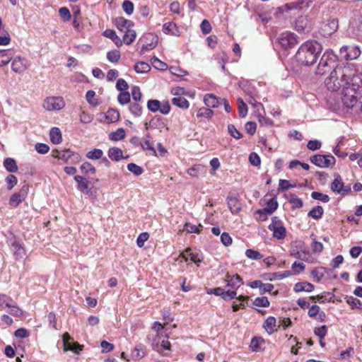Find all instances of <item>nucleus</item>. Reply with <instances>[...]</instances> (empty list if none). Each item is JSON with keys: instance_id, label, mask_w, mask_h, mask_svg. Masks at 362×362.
Returning <instances> with one entry per match:
<instances>
[{"instance_id": "1", "label": "nucleus", "mask_w": 362, "mask_h": 362, "mask_svg": "<svg viewBox=\"0 0 362 362\" xmlns=\"http://www.w3.org/2000/svg\"><path fill=\"white\" fill-rule=\"evenodd\" d=\"M325 83L332 92L343 86L341 100L344 105L352 109L359 105L362 112V74L357 72L354 65L337 66L331 71Z\"/></svg>"}, {"instance_id": "2", "label": "nucleus", "mask_w": 362, "mask_h": 362, "mask_svg": "<svg viewBox=\"0 0 362 362\" xmlns=\"http://www.w3.org/2000/svg\"><path fill=\"white\" fill-rule=\"evenodd\" d=\"M322 46L315 40H308L303 43L296 54V61L301 65L310 66L316 63Z\"/></svg>"}, {"instance_id": "3", "label": "nucleus", "mask_w": 362, "mask_h": 362, "mask_svg": "<svg viewBox=\"0 0 362 362\" xmlns=\"http://www.w3.org/2000/svg\"><path fill=\"white\" fill-rule=\"evenodd\" d=\"M337 56L330 49H327L322 55L318 65L315 70L317 75L322 76L327 72H329L332 68L334 67L337 61Z\"/></svg>"}, {"instance_id": "4", "label": "nucleus", "mask_w": 362, "mask_h": 362, "mask_svg": "<svg viewBox=\"0 0 362 362\" xmlns=\"http://www.w3.org/2000/svg\"><path fill=\"white\" fill-rule=\"evenodd\" d=\"M310 161L319 168H332L336 163L335 158L329 155L316 154L310 157Z\"/></svg>"}, {"instance_id": "5", "label": "nucleus", "mask_w": 362, "mask_h": 362, "mask_svg": "<svg viewBox=\"0 0 362 362\" xmlns=\"http://www.w3.org/2000/svg\"><path fill=\"white\" fill-rule=\"evenodd\" d=\"M330 189L332 192L343 196L351 193V189L349 185H344L341 175L339 173L334 175V180L331 183Z\"/></svg>"}, {"instance_id": "6", "label": "nucleus", "mask_w": 362, "mask_h": 362, "mask_svg": "<svg viewBox=\"0 0 362 362\" xmlns=\"http://www.w3.org/2000/svg\"><path fill=\"white\" fill-rule=\"evenodd\" d=\"M279 42L283 48L291 49L298 43V37L293 33L286 32L280 35Z\"/></svg>"}, {"instance_id": "7", "label": "nucleus", "mask_w": 362, "mask_h": 362, "mask_svg": "<svg viewBox=\"0 0 362 362\" xmlns=\"http://www.w3.org/2000/svg\"><path fill=\"white\" fill-rule=\"evenodd\" d=\"M64 101L62 97L47 98L44 103V107L48 111L59 110L64 107Z\"/></svg>"}, {"instance_id": "8", "label": "nucleus", "mask_w": 362, "mask_h": 362, "mask_svg": "<svg viewBox=\"0 0 362 362\" xmlns=\"http://www.w3.org/2000/svg\"><path fill=\"white\" fill-rule=\"evenodd\" d=\"M62 339L64 351H71L74 353L78 354L83 348V346L80 345L78 342L72 341L71 337L67 332L63 334Z\"/></svg>"}, {"instance_id": "9", "label": "nucleus", "mask_w": 362, "mask_h": 362, "mask_svg": "<svg viewBox=\"0 0 362 362\" xmlns=\"http://www.w3.org/2000/svg\"><path fill=\"white\" fill-rule=\"evenodd\" d=\"M338 27V20L331 18L321 25L320 33L324 37H329L337 30Z\"/></svg>"}, {"instance_id": "10", "label": "nucleus", "mask_w": 362, "mask_h": 362, "mask_svg": "<svg viewBox=\"0 0 362 362\" xmlns=\"http://www.w3.org/2000/svg\"><path fill=\"white\" fill-rule=\"evenodd\" d=\"M340 54L346 60H353L361 54V50L355 46H343L340 49Z\"/></svg>"}, {"instance_id": "11", "label": "nucleus", "mask_w": 362, "mask_h": 362, "mask_svg": "<svg viewBox=\"0 0 362 362\" xmlns=\"http://www.w3.org/2000/svg\"><path fill=\"white\" fill-rule=\"evenodd\" d=\"M140 42L142 43L140 53L144 54L146 51L153 49L156 47L158 39L152 34L148 33L140 40Z\"/></svg>"}, {"instance_id": "12", "label": "nucleus", "mask_w": 362, "mask_h": 362, "mask_svg": "<svg viewBox=\"0 0 362 362\" xmlns=\"http://www.w3.org/2000/svg\"><path fill=\"white\" fill-rule=\"evenodd\" d=\"M11 69L13 72L21 74L27 69V66L25 63V58L20 56L14 57L12 59Z\"/></svg>"}, {"instance_id": "13", "label": "nucleus", "mask_w": 362, "mask_h": 362, "mask_svg": "<svg viewBox=\"0 0 362 362\" xmlns=\"http://www.w3.org/2000/svg\"><path fill=\"white\" fill-rule=\"evenodd\" d=\"M177 90L178 91L175 93V95H176L177 96L173 98L172 100L173 104L178 107L182 109H187L189 106V103L185 98L181 95L182 94H183L184 89L179 88Z\"/></svg>"}, {"instance_id": "14", "label": "nucleus", "mask_w": 362, "mask_h": 362, "mask_svg": "<svg viewBox=\"0 0 362 362\" xmlns=\"http://www.w3.org/2000/svg\"><path fill=\"white\" fill-rule=\"evenodd\" d=\"M226 278L227 286L230 287L231 289L237 290L242 284H243V279L238 274L230 275L227 273Z\"/></svg>"}, {"instance_id": "15", "label": "nucleus", "mask_w": 362, "mask_h": 362, "mask_svg": "<svg viewBox=\"0 0 362 362\" xmlns=\"http://www.w3.org/2000/svg\"><path fill=\"white\" fill-rule=\"evenodd\" d=\"M173 317L169 311H165L163 315V323L160 322V331L161 329L168 331L175 327V325H172L171 322L173 321ZM161 333L160 332V334Z\"/></svg>"}, {"instance_id": "16", "label": "nucleus", "mask_w": 362, "mask_h": 362, "mask_svg": "<svg viewBox=\"0 0 362 362\" xmlns=\"http://www.w3.org/2000/svg\"><path fill=\"white\" fill-rule=\"evenodd\" d=\"M115 25L117 28L121 31L130 30L129 28L134 25V23L124 17H117L115 19Z\"/></svg>"}, {"instance_id": "17", "label": "nucleus", "mask_w": 362, "mask_h": 362, "mask_svg": "<svg viewBox=\"0 0 362 362\" xmlns=\"http://www.w3.org/2000/svg\"><path fill=\"white\" fill-rule=\"evenodd\" d=\"M312 1L310 0H298L296 1L287 4L286 6L289 10H299L307 8L310 6Z\"/></svg>"}, {"instance_id": "18", "label": "nucleus", "mask_w": 362, "mask_h": 362, "mask_svg": "<svg viewBox=\"0 0 362 362\" xmlns=\"http://www.w3.org/2000/svg\"><path fill=\"white\" fill-rule=\"evenodd\" d=\"M222 98H217L214 94H206L204 98V104L209 108H215L221 105Z\"/></svg>"}, {"instance_id": "19", "label": "nucleus", "mask_w": 362, "mask_h": 362, "mask_svg": "<svg viewBox=\"0 0 362 362\" xmlns=\"http://www.w3.org/2000/svg\"><path fill=\"white\" fill-rule=\"evenodd\" d=\"M228 206L230 212L233 214H237L241 209V204L238 199L235 197H228L227 198Z\"/></svg>"}, {"instance_id": "20", "label": "nucleus", "mask_w": 362, "mask_h": 362, "mask_svg": "<svg viewBox=\"0 0 362 362\" xmlns=\"http://www.w3.org/2000/svg\"><path fill=\"white\" fill-rule=\"evenodd\" d=\"M14 53L12 49L0 50V66L7 65L13 58Z\"/></svg>"}, {"instance_id": "21", "label": "nucleus", "mask_w": 362, "mask_h": 362, "mask_svg": "<svg viewBox=\"0 0 362 362\" xmlns=\"http://www.w3.org/2000/svg\"><path fill=\"white\" fill-rule=\"evenodd\" d=\"M268 228L273 232V236L278 240L284 239L286 237V230L283 226L269 225Z\"/></svg>"}, {"instance_id": "22", "label": "nucleus", "mask_w": 362, "mask_h": 362, "mask_svg": "<svg viewBox=\"0 0 362 362\" xmlns=\"http://www.w3.org/2000/svg\"><path fill=\"white\" fill-rule=\"evenodd\" d=\"M276 320L273 316L268 317L264 322L263 327L269 334H272L277 331L276 328Z\"/></svg>"}, {"instance_id": "23", "label": "nucleus", "mask_w": 362, "mask_h": 362, "mask_svg": "<svg viewBox=\"0 0 362 362\" xmlns=\"http://www.w3.org/2000/svg\"><path fill=\"white\" fill-rule=\"evenodd\" d=\"M315 286L311 283L308 281L303 282H298L295 284L293 290L296 293H300L303 291L305 292H311L314 290Z\"/></svg>"}, {"instance_id": "24", "label": "nucleus", "mask_w": 362, "mask_h": 362, "mask_svg": "<svg viewBox=\"0 0 362 362\" xmlns=\"http://www.w3.org/2000/svg\"><path fill=\"white\" fill-rule=\"evenodd\" d=\"M107 154L108 157L114 161H119L122 158H129V156L124 157L122 150L117 147L110 148L107 152Z\"/></svg>"}, {"instance_id": "25", "label": "nucleus", "mask_w": 362, "mask_h": 362, "mask_svg": "<svg viewBox=\"0 0 362 362\" xmlns=\"http://www.w3.org/2000/svg\"><path fill=\"white\" fill-rule=\"evenodd\" d=\"M11 247L16 259L23 257L25 253V249L18 241L14 240L11 243Z\"/></svg>"}, {"instance_id": "26", "label": "nucleus", "mask_w": 362, "mask_h": 362, "mask_svg": "<svg viewBox=\"0 0 362 362\" xmlns=\"http://www.w3.org/2000/svg\"><path fill=\"white\" fill-rule=\"evenodd\" d=\"M103 35L107 37V38H110L111 39L114 43L115 44V45L117 47H121L122 45V40L120 39L119 37H118L115 33V30H111V29H106Z\"/></svg>"}, {"instance_id": "27", "label": "nucleus", "mask_w": 362, "mask_h": 362, "mask_svg": "<svg viewBox=\"0 0 362 362\" xmlns=\"http://www.w3.org/2000/svg\"><path fill=\"white\" fill-rule=\"evenodd\" d=\"M206 171V167L202 165H194L187 170L188 174L192 177H199L204 175Z\"/></svg>"}, {"instance_id": "28", "label": "nucleus", "mask_w": 362, "mask_h": 362, "mask_svg": "<svg viewBox=\"0 0 362 362\" xmlns=\"http://www.w3.org/2000/svg\"><path fill=\"white\" fill-rule=\"evenodd\" d=\"M57 154L54 156L59 159H62V160H64L66 163H68L69 159L72 156H75L76 158H78V154L74 153L69 149H65V150H63L61 151H57Z\"/></svg>"}, {"instance_id": "29", "label": "nucleus", "mask_w": 362, "mask_h": 362, "mask_svg": "<svg viewBox=\"0 0 362 362\" xmlns=\"http://www.w3.org/2000/svg\"><path fill=\"white\" fill-rule=\"evenodd\" d=\"M141 146L142 147L143 150L146 151L149 150L152 155L156 156V151L153 146V141L152 138L151 137L149 134H147L146 135V139L141 144Z\"/></svg>"}, {"instance_id": "30", "label": "nucleus", "mask_w": 362, "mask_h": 362, "mask_svg": "<svg viewBox=\"0 0 362 362\" xmlns=\"http://www.w3.org/2000/svg\"><path fill=\"white\" fill-rule=\"evenodd\" d=\"M4 166L9 173H16L18 169L16 161L11 158H7L4 160Z\"/></svg>"}, {"instance_id": "31", "label": "nucleus", "mask_w": 362, "mask_h": 362, "mask_svg": "<svg viewBox=\"0 0 362 362\" xmlns=\"http://www.w3.org/2000/svg\"><path fill=\"white\" fill-rule=\"evenodd\" d=\"M50 140L54 144H58L62 141V133L58 127H52L49 132Z\"/></svg>"}, {"instance_id": "32", "label": "nucleus", "mask_w": 362, "mask_h": 362, "mask_svg": "<svg viewBox=\"0 0 362 362\" xmlns=\"http://www.w3.org/2000/svg\"><path fill=\"white\" fill-rule=\"evenodd\" d=\"M163 31L168 35H178V29L175 23L173 22L166 23L163 25Z\"/></svg>"}, {"instance_id": "33", "label": "nucleus", "mask_w": 362, "mask_h": 362, "mask_svg": "<svg viewBox=\"0 0 362 362\" xmlns=\"http://www.w3.org/2000/svg\"><path fill=\"white\" fill-rule=\"evenodd\" d=\"M278 206L276 199L273 197L267 202V206L261 209V211H266L269 214H272L277 209Z\"/></svg>"}, {"instance_id": "34", "label": "nucleus", "mask_w": 362, "mask_h": 362, "mask_svg": "<svg viewBox=\"0 0 362 362\" xmlns=\"http://www.w3.org/2000/svg\"><path fill=\"white\" fill-rule=\"evenodd\" d=\"M25 199V193H14L11 195L9 199V204L16 207L18 206Z\"/></svg>"}, {"instance_id": "35", "label": "nucleus", "mask_w": 362, "mask_h": 362, "mask_svg": "<svg viewBox=\"0 0 362 362\" xmlns=\"http://www.w3.org/2000/svg\"><path fill=\"white\" fill-rule=\"evenodd\" d=\"M74 180L78 184V189L82 192H83L86 189H87L89 187L88 181L86 180V178L81 175H75Z\"/></svg>"}, {"instance_id": "36", "label": "nucleus", "mask_w": 362, "mask_h": 362, "mask_svg": "<svg viewBox=\"0 0 362 362\" xmlns=\"http://www.w3.org/2000/svg\"><path fill=\"white\" fill-rule=\"evenodd\" d=\"M324 214V210L322 206H317L314 208H313L308 214V216L309 217H312L315 220H319L322 218V215Z\"/></svg>"}, {"instance_id": "37", "label": "nucleus", "mask_w": 362, "mask_h": 362, "mask_svg": "<svg viewBox=\"0 0 362 362\" xmlns=\"http://www.w3.org/2000/svg\"><path fill=\"white\" fill-rule=\"evenodd\" d=\"M134 70L138 74L147 73L151 70L150 65L144 62H139L134 65Z\"/></svg>"}, {"instance_id": "38", "label": "nucleus", "mask_w": 362, "mask_h": 362, "mask_svg": "<svg viewBox=\"0 0 362 362\" xmlns=\"http://www.w3.org/2000/svg\"><path fill=\"white\" fill-rule=\"evenodd\" d=\"M105 118L109 122H116L119 119V113L118 110L110 108L106 113Z\"/></svg>"}, {"instance_id": "39", "label": "nucleus", "mask_w": 362, "mask_h": 362, "mask_svg": "<svg viewBox=\"0 0 362 362\" xmlns=\"http://www.w3.org/2000/svg\"><path fill=\"white\" fill-rule=\"evenodd\" d=\"M136 38V32L133 30H127L125 31L123 36L122 44L127 45L132 44Z\"/></svg>"}, {"instance_id": "40", "label": "nucleus", "mask_w": 362, "mask_h": 362, "mask_svg": "<svg viewBox=\"0 0 362 362\" xmlns=\"http://www.w3.org/2000/svg\"><path fill=\"white\" fill-rule=\"evenodd\" d=\"M160 355L169 356L170 354V343L168 340H162L160 344Z\"/></svg>"}, {"instance_id": "41", "label": "nucleus", "mask_w": 362, "mask_h": 362, "mask_svg": "<svg viewBox=\"0 0 362 362\" xmlns=\"http://www.w3.org/2000/svg\"><path fill=\"white\" fill-rule=\"evenodd\" d=\"M214 115V111L209 107H201L199 109L197 113V117L199 118L204 117L210 119Z\"/></svg>"}, {"instance_id": "42", "label": "nucleus", "mask_w": 362, "mask_h": 362, "mask_svg": "<svg viewBox=\"0 0 362 362\" xmlns=\"http://www.w3.org/2000/svg\"><path fill=\"white\" fill-rule=\"evenodd\" d=\"M186 252H189V257L192 262L195 263L197 267L199 266V263H201L203 260L202 257L199 252H193L190 247H188L185 250Z\"/></svg>"}, {"instance_id": "43", "label": "nucleus", "mask_w": 362, "mask_h": 362, "mask_svg": "<svg viewBox=\"0 0 362 362\" xmlns=\"http://www.w3.org/2000/svg\"><path fill=\"white\" fill-rule=\"evenodd\" d=\"M95 92L94 90H88L86 95V99L89 105L93 107H96L99 105L98 100L95 98Z\"/></svg>"}, {"instance_id": "44", "label": "nucleus", "mask_w": 362, "mask_h": 362, "mask_svg": "<svg viewBox=\"0 0 362 362\" xmlns=\"http://www.w3.org/2000/svg\"><path fill=\"white\" fill-rule=\"evenodd\" d=\"M80 169L84 175L95 174L96 172L95 168L89 162L83 163Z\"/></svg>"}, {"instance_id": "45", "label": "nucleus", "mask_w": 362, "mask_h": 362, "mask_svg": "<svg viewBox=\"0 0 362 362\" xmlns=\"http://www.w3.org/2000/svg\"><path fill=\"white\" fill-rule=\"evenodd\" d=\"M308 24V20L305 17L300 16L295 22V28L298 31H304Z\"/></svg>"}, {"instance_id": "46", "label": "nucleus", "mask_w": 362, "mask_h": 362, "mask_svg": "<svg viewBox=\"0 0 362 362\" xmlns=\"http://www.w3.org/2000/svg\"><path fill=\"white\" fill-rule=\"evenodd\" d=\"M103 152L101 149L95 148L86 153V157L91 160H98L102 158Z\"/></svg>"}, {"instance_id": "47", "label": "nucleus", "mask_w": 362, "mask_h": 362, "mask_svg": "<svg viewBox=\"0 0 362 362\" xmlns=\"http://www.w3.org/2000/svg\"><path fill=\"white\" fill-rule=\"evenodd\" d=\"M127 169L136 176L141 175L144 173V170L141 166L133 163L127 165Z\"/></svg>"}, {"instance_id": "48", "label": "nucleus", "mask_w": 362, "mask_h": 362, "mask_svg": "<svg viewBox=\"0 0 362 362\" xmlns=\"http://www.w3.org/2000/svg\"><path fill=\"white\" fill-rule=\"evenodd\" d=\"M253 305L257 307L267 308L269 306L270 303L268 298L265 296H263L256 298L253 301Z\"/></svg>"}, {"instance_id": "49", "label": "nucleus", "mask_w": 362, "mask_h": 362, "mask_svg": "<svg viewBox=\"0 0 362 362\" xmlns=\"http://www.w3.org/2000/svg\"><path fill=\"white\" fill-rule=\"evenodd\" d=\"M120 52L117 49L111 50L107 54V59L112 63L117 62L120 59Z\"/></svg>"}, {"instance_id": "50", "label": "nucleus", "mask_w": 362, "mask_h": 362, "mask_svg": "<svg viewBox=\"0 0 362 362\" xmlns=\"http://www.w3.org/2000/svg\"><path fill=\"white\" fill-rule=\"evenodd\" d=\"M245 255L249 259L254 260H259L263 257L262 254H260L258 251L252 249H247L245 251Z\"/></svg>"}, {"instance_id": "51", "label": "nucleus", "mask_w": 362, "mask_h": 362, "mask_svg": "<svg viewBox=\"0 0 362 362\" xmlns=\"http://www.w3.org/2000/svg\"><path fill=\"white\" fill-rule=\"evenodd\" d=\"M130 100L131 96L129 93L127 91L121 92L117 97L118 102L122 105L129 103Z\"/></svg>"}, {"instance_id": "52", "label": "nucleus", "mask_w": 362, "mask_h": 362, "mask_svg": "<svg viewBox=\"0 0 362 362\" xmlns=\"http://www.w3.org/2000/svg\"><path fill=\"white\" fill-rule=\"evenodd\" d=\"M238 101L239 103V107H238L239 117L241 118H244L246 117V115L247 114V107L242 98H238Z\"/></svg>"}, {"instance_id": "53", "label": "nucleus", "mask_w": 362, "mask_h": 362, "mask_svg": "<svg viewBox=\"0 0 362 362\" xmlns=\"http://www.w3.org/2000/svg\"><path fill=\"white\" fill-rule=\"evenodd\" d=\"M13 303V300L5 295V294H0V306L1 307H5L8 308L11 306V304Z\"/></svg>"}, {"instance_id": "54", "label": "nucleus", "mask_w": 362, "mask_h": 362, "mask_svg": "<svg viewBox=\"0 0 362 362\" xmlns=\"http://www.w3.org/2000/svg\"><path fill=\"white\" fill-rule=\"evenodd\" d=\"M228 134L235 139H240L243 137V134L236 129L233 124L228 125Z\"/></svg>"}, {"instance_id": "55", "label": "nucleus", "mask_w": 362, "mask_h": 362, "mask_svg": "<svg viewBox=\"0 0 362 362\" xmlns=\"http://www.w3.org/2000/svg\"><path fill=\"white\" fill-rule=\"evenodd\" d=\"M311 197L313 199L321 201L324 203H327L329 201V197L327 194H324L319 192H313L311 193Z\"/></svg>"}, {"instance_id": "56", "label": "nucleus", "mask_w": 362, "mask_h": 362, "mask_svg": "<svg viewBox=\"0 0 362 362\" xmlns=\"http://www.w3.org/2000/svg\"><path fill=\"white\" fill-rule=\"evenodd\" d=\"M125 136V132L122 128L118 129L116 132H112L110 134V138L114 141H118L124 139Z\"/></svg>"}, {"instance_id": "57", "label": "nucleus", "mask_w": 362, "mask_h": 362, "mask_svg": "<svg viewBox=\"0 0 362 362\" xmlns=\"http://www.w3.org/2000/svg\"><path fill=\"white\" fill-rule=\"evenodd\" d=\"M346 301L351 307L352 309H359L361 307V301L358 299L354 298L353 296H347L346 298Z\"/></svg>"}, {"instance_id": "58", "label": "nucleus", "mask_w": 362, "mask_h": 362, "mask_svg": "<svg viewBox=\"0 0 362 362\" xmlns=\"http://www.w3.org/2000/svg\"><path fill=\"white\" fill-rule=\"evenodd\" d=\"M123 11L127 15H131L134 11V4L129 0H125L123 1L122 5Z\"/></svg>"}, {"instance_id": "59", "label": "nucleus", "mask_w": 362, "mask_h": 362, "mask_svg": "<svg viewBox=\"0 0 362 362\" xmlns=\"http://www.w3.org/2000/svg\"><path fill=\"white\" fill-rule=\"evenodd\" d=\"M5 181L7 184V189L11 190L17 184L18 179L14 175L10 174L6 177Z\"/></svg>"}, {"instance_id": "60", "label": "nucleus", "mask_w": 362, "mask_h": 362, "mask_svg": "<svg viewBox=\"0 0 362 362\" xmlns=\"http://www.w3.org/2000/svg\"><path fill=\"white\" fill-rule=\"evenodd\" d=\"M314 333L320 339H322L326 336V334L327 333V327L326 325H322L321 327H315L314 329Z\"/></svg>"}, {"instance_id": "61", "label": "nucleus", "mask_w": 362, "mask_h": 362, "mask_svg": "<svg viewBox=\"0 0 362 362\" xmlns=\"http://www.w3.org/2000/svg\"><path fill=\"white\" fill-rule=\"evenodd\" d=\"M8 308H9L8 313L13 316L21 317L23 315V311L16 305L14 301L13 303L11 304V306Z\"/></svg>"}, {"instance_id": "62", "label": "nucleus", "mask_w": 362, "mask_h": 362, "mask_svg": "<svg viewBox=\"0 0 362 362\" xmlns=\"http://www.w3.org/2000/svg\"><path fill=\"white\" fill-rule=\"evenodd\" d=\"M129 110L135 117H139L141 115V107L137 103H132L129 105Z\"/></svg>"}, {"instance_id": "63", "label": "nucleus", "mask_w": 362, "mask_h": 362, "mask_svg": "<svg viewBox=\"0 0 362 362\" xmlns=\"http://www.w3.org/2000/svg\"><path fill=\"white\" fill-rule=\"evenodd\" d=\"M59 13L62 19L64 21H68L71 18V13L66 7L60 8L59 10Z\"/></svg>"}, {"instance_id": "64", "label": "nucleus", "mask_w": 362, "mask_h": 362, "mask_svg": "<svg viewBox=\"0 0 362 362\" xmlns=\"http://www.w3.org/2000/svg\"><path fill=\"white\" fill-rule=\"evenodd\" d=\"M169 71L171 74L176 76L177 77H181L182 76L187 75V72L180 67L177 66H170L169 68Z\"/></svg>"}]
</instances>
